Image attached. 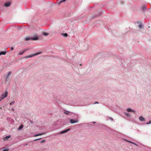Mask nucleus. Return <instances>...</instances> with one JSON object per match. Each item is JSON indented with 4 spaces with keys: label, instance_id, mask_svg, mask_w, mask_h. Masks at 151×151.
Instances as JSON below:
<instances>
[{
    "label": "nucleus",
    "instance_id": "obj_1",
    "mask_svg": "<svg viewBox=\"0 0 151 151\" xmlns=\"http://www.w3.org/2000/svg\"><path fill=\"white\" fill-rule=\"evenodd\" d=\"M75 115V119H76L75 120L73 119H71L70 120V122L71 124H73L76 123H77L78 122V115L77 114H74Z\"/></svg>",
    "mask_w": 151,
    "mask_h": 151
},
{
    "label": "nucleus",
    "instance_id": "obj_2",
    "mask_svg": "<svg viewBox=\"0 0 151 151\" xmlns=\"http://www.w3.org/2000/svg\"><path fill=\"white\" fill-rule=\"evenodd\" d=\"M41 52H37V53H34V54H31L29 55L26 56L24 57V58H30L32 57L35 56L39 55V54H41Z\"/></svg>",
    "mask_w": 151,
    "mask_h": 151
},
{
    "label": "nucleus",
    "instance_id": "obj_3",
    "mask_svg": "<svg viewBox=\"0 0 151 151\" xmlns=\"http://www.w3.org/2000/svg\"><path fill=\"white\" fill-rule=\"evenodd\" d=\"M8 91H6L5 93H2L1 95V97L3 99L6 97L8 95Z\"/></svg>",
    "mask_w": 151,
    "mask_h": 151
},
{
    "label": "nucleus",
    "instance_id": "obj_4",
    "mask_svg": "<svg viewBox=\"0 0 151 151\" xmlns=\"http://www.w3.org/2000/svg\"><path fill=\"white\" fill-rule=\"evenodd\" d=\"M11 72H9L7 73V74L6 76V78L5 79V81L6 82L9 79V76L11 74Z\"/></svg>",
    "mask_w": 151,
    "mask_h": 151
},
{
    "label": "nucleus",
    "instance_id": "obj_5",
    "mask_svg": "<svg viewBox=\"0 0 151 151\" xmlns=\"http://www.w3.org/2000/svg\"><path fill=\"white\" fill-rule=\"evenodd\" d=\"M70 130V129H65V130H64L63 131H61V132H60V134H63V133H66V132H67L69 130Z\"/></svg>",
    "mask_w": 151,
    "mask_h": 151
},
{
    "label": "nucleus",
    "instance_id": "obj_6",
    "mask_svg": "<svg viewBox=\"0 0 151 151\" xmlns=\"http://www.w3.org/2000/svg\"><path fill=\"white\" fill-rule=\"evenodd\" d=\"M11 5V3L10 2L6 3L4 4V6L6 7H8L10 6Z\"/></svg>",
    "mask_w": 151,
    "mask_h": 151
},
{
    "label": "nucleus",
    "instance_id": "obj_7",
    "mask_svg": "<svg viewBox=\"0 0 151 151\" xmlns=\"http://www.w3.org/2000/svg\"><path fill=\"white\" fill-rule=\"evenodd\" d=\"M11 137V136L10 135H8L7 136H6V137H5L4 138V141H6L8 140L9 138H10Z\"/></svg>",
    "mask_w": 151,
    "mask_h": 151
},
{
    "label": "nucleus",
    "instance_id": "obj_8",
    "mask_svg": "<svg viewBox=\"0 0 151 151\" xmlns=\"http://www.w3.org/2000/svg\"><path fill=\"white\" fill-rule=\"evenodd\" d=\"M139 119L141 121H145V118L142 116H140L139 117Z\"/></svg>",
    "mask_w": 151,
    "mask_h": 151
},
{
    "label": "nucleus",
    "instance_id": "obj_9",
    "mask_svg": "<svg viewBox=\"0 0 151 151\" xmlns=\"http://www.w3.org/2000/svg\"><path fill=\"white\" fill-rule=\"evenodd\" d=\"M39 38L37 37H34L31 38V40H38Z\"/></svg>",
    "mask_w": 151,
    "mask_h": 151
},
{
    "label": "nucleus",
    "instance_id": "obj_10",
    "mask_svg": "<svg viewBox=\"0 0 151 151\" xmlns=\"http://www.w3.org/2000/svg\"><path fill=\"white\" fill-rule=\"evenodd\" d=\"M124 140H125V141L126 142H129L131 143H132V144H134V145H136L137 146V144H135L133 142H132L131 141H128V140H127L126 139H124Z\"/></svg>",
    "mask_w": 151,
    "mask_h": 151
},
{
    "label": "nucleus",
    "instance_id": "obj_11",
    "mask_svg": "<svg viewBox=\"0 0 151 151\" xmlns=\"http://www.w3.org/2000/svg\"><path fill=\"white\" fill-rule=\"evenodd\" d=\"M44 134H45V133H41L40 134H35L34 136V137H37V136H40V135H41Z\"/></svg>",
    "mask_w": 151,
    "mask_h": 151
},
{
    "label": "nucleus",
    "instance_id": "obj_12",
    "mask_svg": "<svg viewBox=\"0 0 151 151\" xmlns=\"http://www.w3.org/2000/svg\"><path fill=\"white\" fill-rule=\"evenodd\" d=\"M7 52V51H1V52H0L1 54V55H5L6 54V53Z\"/></svg>",
    "mask_w": 151,
    "mask_h": 151
},
{
    "label": "nucleus",
    "instance_id": "obj_13",
    "mask_svg": "<svg viewBox=\"0 0 151 151\" xmlns=\"http://www.w3.org/2000/svg\"><path fill=\"white\" fill-rule=\"evenodd\" d=\"M127 111L128 112H130V111H132L133 112H134V111L132 109H130V108H128L127 109Z\"/></svg>",
    "mask_w": 151,
    "mask_h": 151
},
{
    "label": "nucleus",
    "instance_id": "obj_14",
    "mask_svg": "<svg viewBox=\"0 0 151 151\" xmlns=\"http://www.w3.org/2000/svg\"><path fill=\"white\" fill-rule=\"evenodd\" d=\"M31 39V38L30 37H27L24 39V40L26 41H28Z\"/></svg>",
    "mask_w": 151,
    "mask_h": 151
},
{
    "label": "nucleus",
    "instance_id": "obj_15",
    "mask_svg": "<svg viewBox=\"0 0 151 151\" xmlns=\"http://www.w3.org/2000/svg\"><path fill=\"white\" fill-rule=\"evenodd\" d=\"M24 50H23L22 51L19 52V55H22L24 53Z\"/></svg>",
    "mask_w": 151,
    "mask_h": 151
},
{
    "label": "nucleus",
    "instance_id": "obj_16",
    "mask_svg": "<svg viewBox=\"0 0 151 151\" xmlns=\"http://www.w3.org/2000/svg\"><path fill=\"white\" fill-rule=\"evenodd\" d=\"M64 113L66 114H69V113H70V112L69 111H67L65 110L64 112Z\"/></svg>",
    "mask_w": 151,
    "mask_h": 151
},
{
    "label": "nucleus",
    "instance_id": "obj_17",
    "mask_svg": "<svg viewBox=\"0 0 151 151\" xmlns=\"http://www.w3.org/2000/svg\"><path fill=\"white\" fill-rule=\"evenodd\" d=\"M23 127V126L22 125H21L19 127L18 129L19 130H20L22 129Z\"/></svg>",
    "mask_w": 151,
    "mask_h": 151
},
{
    "label": "nucleus",
    "instance_id": "obj_18",
    "mask_svg": "<svg viewBox=\"0 0 151 151\" xmlns=\"http://www.w3.org/2000/svg\"><path fill=\"white\" fill-rule=\"evenodd\" d=\"M43 34L44 35L46 36H47L49 34L48 33H47L44 32V33H43Z\"/></svg>",
    "mask_w": 151,
    "mask_h": 151
},
{
    "label": "nucleus",
    "instance_id": "obj_19",
    "mask_svg": "<svg viewBox=\"0 0 151 151\" xmlns=\"http://www.w3.org/2000/svg\"><path fill=\"white\" fill-rule=\"evenodd\" d=\"M143 26L141 24H140L138 26V27L139 28H142Z\"/></svg>",
    "mask_w": 151,
    "mask_h": 151
},
{
    "label": "nucleus",
    "instance_id": "obj_20",
    "mask_svg": "<svg viewBox=\"0 0 151 151\" xmlns=\"http://www.w3.org/2000/svg\"><path fill=\"white\" fill-rule=\"evenodd\" d=\"M63 35L65 37H67L68 36V34L67 33L63 34Z\"/></svg>",
    "mask_w": 151,
    "mask_h": 151
},
{
    "label": "nucleus",
    "instance_id": "obj_21",
    "mask_svg": "<svg viewBox=\"0 0 151 151\" xmlns=\"http://www.w3.org/2000/svg\"><path fill=\"white\" fill-rule=\"evenodd\" d=\"M146 9V7L145 6H143L142 7V10H144Z\"/></svg>",
    "mask_w": 151,
    "mask_h": 151
},
{
    "label": "nucleus",
    "instance_id": "obj_22",
    "mask_svg": "<svg viewBox=\"0 0 151 151\" xmlns=\"http://www.w3.org/2000/svg\"><path fill=\"white\" fill-rule=\"evenodd\" d=\"M124 114L127 116H130V114L129 113H125Z\"/></svg>",
    "mask_w": 151,
    "mask_h": 151
},
{
    "label": "nucleus",
    "instance_id": "obj_23",
    "mask_svg": "<svg viewBox=\"0 0 151 151\" xmlns=\"http://www.w3.org/2000/svg\"><path fill=\"white\" fill-rule=\"evenodd\" d=\"M29 50V48H26L25 49H24L23 50L24 52L27 50Z\"/></svg>",
    "mask_w": 151,
    "mask_h": 151
},
{
    "label": "nucleus",
    "instance_id": "obj_24",
    "mask_svg": "<svg viewBox=\"0 0 151 151\" xmlns=\"http://www.w3.org/2000/svg\"><path fill=\"white\" fill-rule=\"evenodd\" d=\"M15 102V101H12V102H11L10 104L11 105H12Z\"/></svg>",
    "mask_w": 151,
    "mask_h": 151
},
{
    "label": "nucleus",
    "instance_id": "obj_25",
    "mask_svg": "<svg viewBox=\"0 0 151 151\" xmlns=\"http://www.w3.org/2000/svg\"><path fill=\"white\" fill-rule=\"evenodd\" d=\"M66 0H63L62 1H60L59 3V4H60V3H61L62 2H64Z\"/></svg>",
    "mask_w": 151,
    "mask_h": 151
},
{
    "label": "nucleus",
    "instance_id": "obj_26",
    "mask_svg": "<svg viewBox=\"0 0 151 151\" xmlns=\"http://www.w3.org/2000/svg\"><path fill=\"white\" fill-rule=\"evenodd\" d=\"M9 149H6L3 150L2 151H8Z\"/></svg>",
    "mask_w": 151,
    "mask_h": 151
},
{
    "label": "nucleus",
    "instance_id": "obj_27",
    "mask_svg": "<svg viewBox=\"0 0 151 151\" xmlns=\"http://www.w3.org/2000/svg\"><path fill=\"white\" fill-rule=\"evenodd\" d=\"M150 123H151V121H150L149 122H147L146 123V124H150Z\"/></svg>",
    "mask_w": 151,
    "mask_h": 151
},
{
    "label": "nucleus",
    "instance_id": "obj_28",
    "mask_svg": "<svg viewBox=\"0 0 151 151\" xmlns=\"http://www.w3.org/2000/svg\"><path fill=\"white\" fill-rule=\"evenodd\" d=\"M99 104V103L97 102V101H96L95 102L94 104Z\"/></svg>",
    "mask_w": 151,
    "mask_h": 151
},
{
    "label": "nucleus",
    "instance_id": "obj_29",
    "mask_svg": "<svg viewBox=\"0 0 151 151\" xmlns=\"http://www.w3.org/2000/svg\"><path fill=\"white\" fill-rule=\"evenodd\" d=\"M45 140H42L41 142V143H43V142H45Z\"/></svg>",
    "mask_w": 151,
    "mask_h": 151
},
{
    "label": "nucleus",
    "instance_id": "obj_30",
    "mask_svg": "<svg viewBox=\"0 0 151 151\" xmlns=\"http://www.w3.org/2000/svg\"><path fill=\"white\" fill-rule=\"evenodd\" d=\"M3 99L1 97H0V101H1Z\"/></svg>",
    "mask_w": 151,
    "mask_h": 151
},
{
    "label": "nucleus",
    "instance_id": "obj_31",
    "mask_svg": "<svg viewBox=\"0 0 151 151\" xmlns=\"http://www.w3.org/2000/svg\"><path fill=\"white\" fill-rule=\"evenodd\" d=\"M14 49V48L13 47H11V50H13Z\"/></svg>",
    "mask_w": 151,
    "mask_h": 151
},
{
    "label": "nucleus",
    "instance_id": "obj_32",
    "mask_svg": "<svg viewBox=\"0 0 151 151\" xmlns=\"http://www.w3.org/2000/svg\"><path fill=\"white\" fill-rule=\"evenodd\" d=\"M12 111H14V109L13 108H12Z\"/></svg>",
    "mask_w": 151,
    "mask_h": 151
},
{
    "label": "nucleus",
    "instance_id": "obj_33",
    "mask_svg": "<svg viewBox=\"0 0 151 151\" xmlns=\"http://www.w3.org/2000/svg\"><path fill=\"white\" fill-rule=\"evenodd\" d=\"M41 139V138L37 139H35V140H34V141H36V140H38V139Z\"/></svg>",
    "mask_w": 151,
    "mask_h": 151
},
{
    "label": "nucleus",
    "instance_id": "obj_34",
    "mask_svg": "<svg viewBox=\"0 0 151 151\" xmlns=\"http://www.w3.org/2000/svg\"><path fill=\"white\" fill-rule=\"evenodd\" d=\"M96 123V122H93V123Z\"/></svg>",
    "mask_w": 151,
    "mask_h": 151
},
{
    "label": "nucleus",
    "instance_id": "obj_35",
    "mask_svg": "<svg viewBox=\"0 0 151 151\" xmlns=\"http://www.w3.org/2000/svg\"><path fill=\"white\" fill-rule=\"evenodd\" d=\"M81 65V64H80V65Z\"/></svg>",
    "mask_w": 151,
    "mask_h": 151
},
{
    "label": "nucleus",
    "instance_id": "obj_36",
    "mask_svg": "<svg viewBox=\"0 0 151 151\" xmlns=\"http://www.w3.org/2000/svg\"><path fill=\"white\" fill-rule=\"evenodd\" d=\"M0 109H1V107L0 108Z\"/></svg>",
    "mask_w": 151,
    "mask_h": 151
}]
</instances>
